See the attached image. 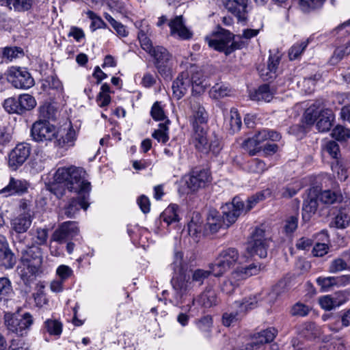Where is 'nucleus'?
Instances as JSON below:
<instances>
[{
  "instance_id": "obj_1",
  "label": "nucleus",
  "mask_w": 350,
  "mask_h": 350,
  "mask_svg": "<svg viewBox=\"0 0 350 350\" xmlns=\"http://www.w3.org/2000/svg\"><path fill=\"white\" fill-rule=\"evenodd\" d=\"M85 175L82 168L74 166L59 167L54 174L49 190L57 198H62L66 189L83 195L71 199L64 207V213L67 217H73L81 208L86 210L89 206L85 195L90 191V183L85 180Z\"/></svg>"
},
{
  "instance_id": "obj_2",
  "label": "nucleus",
  "mask_w": 350,
  "mask_h": 350,
  "mask_svg": "<svg viewBox=\"0 0 350 350\" xmlns=\"http://www.w3.org/2000/svg\"><path fill=\"white\" fill-rule=\"evenodd\" d=\"M243 208V202L234 198L232 203L222 207V215L216 210H211L207 215L205 230L214 234L220 228H228L237 221Z\"/></svg>"
},
{
  "instance_id": "obj_3",
  "label": "nucleus",
  "mask_w": 350,
  "mask_h": 350,
  "mask_svg": "<svg viewBox=\"0 0 350 350\" xmlns=\"http://www.w3.org/2000/svg\"><path fill=\"white\" fill-rule=\"evenodd\" d=\"M260 267L252 263L245 267L237 269L231 273L230 275L225 279L221 284V291L227 294L231 295L239 286L240 282L254 275L258 274Z\"/></svg>"
},
{
  "instance_id": "obj_4",
  "label": "nucleus",
  "mask_w": 350,
  "mask_h": 350,
  "mask_svg": "<svg viewBox=\"0 0 350 350\" xmlns=\"http://www.w3.org/2000/svg\"><path fill=\"white\" fill-rule=\"evenodd\" d=\"M5 325L10 332L23 336L27 334L33 324V319L29 312L6 313L4 315Z\"/></svg>"
},
{
  "instance_id": "obj_5",
  "label": "nucleus",
  "mask_w": 350,
  "mask_h": 350,
  "mask_svg": "<svg viewBox=\"0 0 350 350\" xmlns=\"http://www.w3.org/2000/svg\"><path fill=\"white\" fill-rule=\"evenodd\" d=\"M232 39L233 36L229 31L220 29L212 35L206 36L205 41L209 47L229 55L235 49V44Z\"/></svg>"
},
{
  "instance_id": "obj_6",
  "label": "nucleus",
  "mask_w": 350,
  "mask_h": 350,
  "mask_svg": "<svg viewBox=\"0 0 350 350\" xmlns=\"http://www.w3.org/2000/svg\"><path fill=\"white\" fill-rule=\"evenodd\" d=\"M239 259L238 251L233 247L222 250L214 263L209 265L213 275L220 277L231 267H234Z\"/></svg>"
},
{
  "instance_id": "obj_7",
  "label": "nucleus",
  "mask_w": 350,
  "mask_h": 350,
  "mask_svg": "<svg viewBox=\"0 0 350 350\" xmlns=\"http://www.w3.org/2000/svg\"><path fill=\"white\" fill-rule=\"evenodd\" d=\"M258 300L257 297L254 296L245 298L241 302L235 301L233 304V308L236 309V311L225 312L222 316L224 325L229 327L233 323L237 321L247 311L256 308Z\"/></svg>"
},
{
  "instance_id": "obj_8",
  "label": "nucleus",
  "mask_w": 350,
  "mask_h": 350,
  "mask_svg": "<svg viewBox=\"0 0 350 350\" xmlns=\"http://www.w3.org/2000/svg\"><path fill=\"white\" fill-rule=\"evenodd\" d=\"M31 136L37 142L55 141L58 137L57 128L47 121L38 120L31 129Z\"/></svg>"
},
{
  "instance_id": "obj_9",
  "label": "nucleus",
  "mask_w": 350,
  "mask_h": 350,
  "mask_svg": "<svg viewBox=\"0 0 350 350\" xmlns=\"http://www.w3.org/2000/svg\"><path fill=\"white\" fill-rule=\"evenodd\" d=\"M269 241V239L265 237L264 230L256 228L247 243V251L251 256L256 255L260 258H265L267 255Z\"/></svg>"
},
{
  "instance_id": "obj_10",
  "label": "nucleus",
  "mask_w": 350,
  "mask_h": 350,
  "mask_svg": "<svg viewBox=\"0 0 350 350\" xmlns=\"http://www.w3.org/2000/svg\"><path fill=\"white\" fill-rule=\"evenodd\" d=\"M150 55L154 59L155 66L159 74L165 79L172 77V55L161 46H157Z\"/></svg>"
},
{
  "instance_id": "obj_11",
  "label": "nucleus",
  "mask_w": 350,
  "mask_h": 350,
  "mask_svg": "<svg viewBox=\"0 0 350 350\" xmlns=\"http://www.w3.org/2000/svg\"><path fill=\"white\" fill-rule=\"evenodd\" d=\"M211 174L208 169L195 167L186 179L187 187L192 191L206 187L211 181Z\"/></svg>"
},
{
  "instance_id": "obj_12",
  "label": "nucleus",
  "mask_w": 350,
  "mask_h": 350,
  "mask_svg": "<svg viewBox=\"0 0 350 350\" xmlns=\"http://www.w3.org/2000/svg\"><path fill=\"white\" fill-rule=\"evenodd\" d=\"M31 147L29 144L18 143L8 154V166L12 170H16L29 157Z\"/></svg>"
},
{
  "instance_id": "obj_13",
  "label": "nucleus",
  "mask_w": 350,
  "mask_h": 350,
  "mask_svg": "<svg viewBox=\"0 0 350 350\" xmlns=\"http://www.w3.org/2000/svg\"><path fill=\"white\" fill-rule=\"evenodd\" d=\"M8 81L16 88L28 89L34 85L30 73L22 68L12 67L8 71Z\"/></svg>"
},
{
  "instance_id": "obj_14",
  "label": "nucleus",
  "mask_w": 350,
  "mask_h": 350,
  "mask_svg": "<svg viewBox=\"0 0 350 350\" xmlns=\"http://www.w3.org/2000/svg\"><path fill=\"white\" fill-rule=\"evenodd\" d=\"M189 105L191 113L190 122L193 128L202 127L208 121V113L198 98H190Z\"/></svg>"
},
{
  "instance_id": "obj_15",
  "label": "nucleus",
  "mask_w": 350,
  "mask_h": 350,
  "mask_svg": "<svg viewBox=\"0 0 350 350\" xmlns=\"http://www.w3.org/2000/svg\"><path fill=\"white\" fill-rule=\"evenodd\" d=\"M168 26L170 35L177 39L187 40L193 37V32L186 26L182 15L175 16L170 19Z\"/></svg>"
},
{
  "instance_id": "obj_16",
  "label": "nucleus",
  "mask_w": 350,
  "mask_h": 350,
  "mask_svg": "<svg viewBox=\"0 0 350 350\" xmlns=\"http://www.w3.org/2000/svg\"><path fill=\"white\" fill-rule=\"evenodd\" d=\"M29 187V183L26 180L10 177L8 184L0 190V196H21L27 193Z\"/></svg>"
},
{
  "instance_id": "obj_17",
  "label": "nucleus",
  "mask_w": 350,
  "mask_h": 350,
  "mask_svg": "<svg viewBox=\"0 0 350 350\" xmlns=\"http://www.w3.org/2000/svg\"><path fill=\"white\" fill-rule=\"evenodd\" d=\"M78 232L79 228L76 221H65L54 231L51 239L59 243H62L76 236Z\"/></svg>"
},
{
  "instance_id": "obj_18",
  "label": "nucleus",
  "mask_w": 350,
  "mask_h": 350,
  "mask_svg": "<svg viewBox=\"0 0 350 350\" xmlns=\"http://www.w3.org/2000/svg\"><path fill=\"white\" fill-rule=\"evenodd\" d=\"M277 333L273 327L262 330L258 333L254 340L247 343L240 350H263L264 344L272 342Z\"/></svg>"
},
{
  "instance_id": "obj_19",
  "label": "nucleus",
  "mask_w": 350,
  "mask_h": 350,
  "mask_svg": "<svg viewBox=\"0 0 350 350\" xmlns=\"http://www.w3.org/2000/svg\"><path fill=\"white\" fill-rule=\"evenodd\" d=\"M319 188L312 187L308 189L307 197L304 199L302 206V218L308 221L316 213L318 208Z\"/></svg>"
},
{
  "instance_id": "obj_20",
  "label": "nucleus",
  "mask_w": 350,
  "mask_h": 350,
  "mask_svg": "<svg viewBox=\"0 0 350 350\" xmlns=\"http://www.w3.org/2000/svg\"><path fill=\"white\" fill-rule=\"evenodd\" d=\"M16 262V256L10 249L6 237L0 234V269H12Z\"/></svg>"
},
{
  "instance_id": "obj_21",
  "label": "nucleus",
  "mask_w": 350,
  "mask_h": 350,
  "mask_svg": "<svg viewBox=\"0 0 350 350\" xmlns=\"http://www.w3.org/2000/svg\"><path fill=\"white\" fill-rule=\"evenodd\" d=\"M223 4L239 21L245 22L247 20L248 0H223Z\"/></svg>"
},
{
  "instance_id": "obj_22",
  "label": "nucleus",
  "mask_w": 350,
  "mask_h": 350,
  "mask_svg": "<svg viewBox=\"0 0 350 350\" xmlns=\"http://www.w3.org/2000/svg\"><path fill=\"white\" fill-rule=\"evenodd\" d=\"M20 262L29 265L33 268H41L42 264L41 249L38 246H32L23 250Z\"/></svg>"
},
{
  "instance_id": "obj_23",
  "label": "nucleus",
  "mask_w": 350,
  "mask_h": 350,
  "mask_svg": "<svg viewBox=\"0 0 350 350\" xmlns=\"http://www.w3.org/2000/svg\"><path fill=\"white\" fill-rule=\"evenodd\" d=\"M40 269V268H33L29 265L20 262L17 270L21 282L27 288L26 291H30L31 285L34 283Z\"/></svg>"
},
{
  "instance_id": "obj_24",
  "label": "nucleus",
  "mask_w": 350,
  "mask_h": 350,
  "mask_svg": "<svg viewBox=\"0 0 350 350\" xmlns=\"http://www.w3.org/2000/svg\"><path fill=\"white\" fill-rule=\"evenodd\" d=\"M191 87L189 72H182L172 83L173 94L178 100L180 99Z\"/></svg>"
},
{
  "instance_id": "obj_25",
  "label": "nucleus",
  "mask_w": 350,
  "mask_h": 350,
  "mask_svg": "<svg viewBox=\"0 0 350 350\" xmlns=\"http://www.w3.org/2000/svg\"><path fill=\"white\" fill-rule=\"evenodd\" d=\"M193 134L192 136V143L196 148L203 153H207L209 151V139L207 138L206 131L204 126L193 128Z\"/></svg>"
},
{
  "instance_id": "obj_26",
  "label": "nucleus",
  "mask_w": 350,
  "mask_h": 350,
  "mask_svg": "<svg viewBox=\"0 0 350 350\" xmlns=\"http://www.w3.org/2000/svg\"><path fill=\"white\" fill-rule=\"evenodd\" d=\"M335 119V116L332 109H321L316 124V127L319 132H327L332 126Z\"/></svg>"
},
{
  "instance_id": "obj_27",
  "label": "nucleus",
  "mask_w": 350,
  "mask_h": 350,
  "mask_svg": "<svg viewBox=\"0 0 350 350\" xmlns=\"http://www.w3.org/2000/svg\"><path fill=\"white\" fill-rule=\"evenodd\" d=\"M32 217L31 213H21L11 222L12 229L18 234L27 231L31 225Z\"/></svg>"
},
{
  "instance_id": "obj_28",
  "label": "nucleus",
  "mask_w": 350,
  "mask_h": 350,
  "mask_svg": "<svg viewBox=\"0 0 350 350\" xmlns=\"http://www.w3.org/2000/svg\"><path fill=\"white\" fill-rule=\"evenodd\" d=\"M198 304L204 308L215 306L219 303L217 294L212 288H206L196 299Z\"/></svg>"
},
{
  "instance_id": "obj_29",
  "label": "nucleus",
  "mask_w": 350,
  "mask_h": 350,
  "mask_svg": "<svg viewBox=\"0 0 350 350\" xmlns=\"http://www.w3.org/2000/svg\"><path fill=\"white\" fill-rule=\"evenodd\" d=\"M274 185H271L269 187L256 193V194L248 198L247 200V205L245 207V211H250L258 202L262 201L268 198L275 196V192L273 191Z\"/></svg>"
},
{
  "instance_id": "obj_30",
  "label": "nucleus",
  "mask_w": 350,
  "mask_h": 350,
  "mask_svg": "<svg viewBox=\"0 0 350 350\" xmlns=\"http://www.w3.org/2000/svg\"><path fill=\"white\" fill-rule=\"evenodd\" d=\"M189 72V79L191 86L192 87V94H200L204 91V85H203L204 78L201 70H191Z\"/></svg>"
},
{
  "instance_id": "obj_31",
  "label": "nucleus",
  "mask_w": 350,
  "mask_h": 350,
  "mask_svg": "<svg viewBox=\"0 0 350 350\" xmlns=\"http://www.w3.org/2000/svg\"><path fill=\"white\" fill-rule=\"evenodd\" d=\"M280 62V57L278 55H269L267 68L266 70H262L260 73L263 80L268 81L276 77Z\"/></svg>"
},
{
  "instance_id": "obj_32",
  "label": "nucleus",
  "mask_w": 350,
  "mask_h": 350,
  "mask_svg": "<svg viewBox=\"0 0 350 350\" xmlns=\"http://www.w3.org/2000/svg\"><path fill=\"white\" fill-rule=\"evenodd\" d=\"M342 280H345L347 283H349L350 275H343L341 278L319 277L317 279V283L321 287V291L325 292L328 291L332 286L338 285Z\"/></svg>"
},
{
  "instance_id": "obj_33",
  "label": "nucleus",
  "mask_w": 350,
  "mask_h": 350,
  "mask_svg": "<svg viewBox=\"0 0 350 350\" xmlns=\"http://www.w3.org/2000/svg\"><path fill=\"white\" fill-rule=\"evenodd\" d=\"M319 200L325 204H334L342 200V195L338 191L327 189L320 191L319 190Z\"/></svg>"
},
{
  "instance_id": "obj_34",
  "label": "nucleus",
  "mask_w": 350,
  "mask_h": 350,
  "mask_svg": "<svg viewBox=\"0 0 350 350\" xmlns=\"http://www.w3.org/2000/svg\"><path fill=\"white\" fill-rule=\"evenodd\" d=\"M149 35V26L148 25H145V26L142 25L139 29L137 38L142 48L150 54L154 50V47L152 46V42L148 37Z\"/></svg>"
},
{
  "instance_id": "obj_35",
  "label": "nucleus",
  "mask_w": 350,
  "mask_h": 350,
  "mask_svg": "<svg viewBox=\"0 0 350 350\" xmlns=\"http://www.w3.org/2000/svg\"><path fill=\"white\" fill-rule=\"evenodd\" d=\"M273 97V93L271 91L267 84L260 85L254 92L251 93L250 98L253 100L270 102Z\"/></svg>"
},
{
  "instance_id": "obj_36",
  "label": "nucleus",
  "mask_w": 350,
  "mask_h": 350,
  "mask_svg": "<svg viewBox=\"0 0 350 350\" xmlns=\"http://www.w3.org/2000/svg\"><path fill=\"white\" fill-rule=\"evenodd\" d=\"M77 139V132L72 126L69 127L64 136L58 137L54 141L55 146L64 148L72 146Z\"/></svg>"
},
{
  "instance_id": "obj_37",
  "label": "nucleus",
  "mask_w": 350,
  "mask_h": 350,
  "mask_svg": "<svg viewBox=\"0 0 350 350\" xmlns=\"http://www.w3.org/2000/svg\"><path fill=\"white\" fill-rule=\"evenodd\" d=\"M175 275L172 279V284L176 293L181 297L187 291L188 280L185 273Z\"/></svg>"
},
{
  "instance_id": "obj_38",
  "label": "nucleus",
  "mask_w": 350,
  "mask_h": 350,
  "mask_svg": "<svg viewBox=\"0 0 350 350\" xmlns=\"http://www.w3.org/2000/svg\"><path fill=\"white\" fill-rule=\"evenodd\" d=\"M41 88L43 91L51 94V90L57 92L61 91L62 89V85L57 77L51 75L46 77L42 80Z\"/></svg>"
},
{
  "instance_id": "obj_39",
  "label": "nucleus",
  "mask_w": 350,
  "mask_h": 350,
  "mask_svg": "<svg viewBox=\"0 0 350 350\" xmlns=\"http://www.w3.org/2000/svg\"><path fill=\"white\" fill-rule=\"evenodd\" d=\"M300 334L308 340H312L320 336L321 329L315 323L307 322L302 325Z\"/></svg>"
},
{
  "instance_id": "obj_40",
  "label": "nucleus",
  "mask_w": 350,
  "mask_h": 350,
  "mask_svg": "<svg viewBox=\"0 0 350 350\" xmlns=\"http://www.w3.org/2000/svg\"><path fill=\"white\" fill-rule=\"evenodd\" d=\"M178 206L174 204H170L165 208L160 216V219L166 223L167 226L177 222L179 220L177 213Z\"/></svg>"
},
{
  "instance_id": "obj_41",
  "label": "nucleus",
  "mask_w": 350,
  "mask_h": 350,
  "mask_svg": "<svg viewBox=\"0 0 350 350\" xmlns=\"http://www.w3.org/2000/svg\"><path fill=\"white\" fill-rule=\"evenodd\" d=\"M18 102L19 103L22 115L33 109L36 106V101L34 97L27 94H21L18 97Z\"/></svg>"
},
{
  "instance_id": "obj_42",
  "label": "nucleus",
  "mask_w": 350,
  "mask_h": 350,
  "mask_svg": "<svg viewBox=\"0 0 350 350\" xmlns=\"http://www.w3.org/2000/svg\"><path fill=\"white\" fill-rule=\"evenodd\" d=\"M170 122L169 120H166L164 123L159 124V128L152 133V137L157 139L158 142L165 144L169 140L168 124Z\"/></svg>"
},
{
  "instance_id": "obj_43",
  "label": "nucleus",
  "mask_w": 350,
  "mask_h": 350,
  "mask_svg": "<svg viewBox=\"0 0 350 350\" xmlns=\"http://www.w3.org/2000/svg\"><path fill=\"white\" fill-rule=\"evenodd\" d=\"M171 267L175 274L186 273L187 271V264L183 260V254L181 252H176L174 256V260L171 264Z\"/></svg>"
},
{
  "instance_id": "obj_44",
  "label": "nucleus",
  "mask_w": 350,
  "mask_h": 350,
  "mask_svg": "<svg viewBox=\"0 0 350 350\" xmlns=\"http://www.w3.org/2000/svg\"><path fill=\"white\" fill-rule=\"evenodd\" d=\"M13 293L10 280L5 277L0 278V303L7 301Z\"/></svg>"
},
{
  "instance_id": "obj_45",
  "label": "nucleus",
  "mask_w": 350,
  "mask_h": 350,
  "mask_svg": "<svg viewBox=\"0 0 350 350\" xmlns=\"http://www.w3.org/2000/svg\"><path fill=\"white\" fill-rule=\"evenodd\" d=\"M230 118L228 122V129L231 134H234L241 129L242 124L241 118L235 108L230 109Z\"/></svg>"
},
{
  "instance_id": "obj_46",
  "label": "nucleus",
  "mask_w": 350,
  "mask_h": 350,
  "mask_svg": "<svg viewBox=\"0 0 350 350\" xmlns=\"http://www.w3.org/2000/svg\"><path fill=\"white\" fill-rule=\"evenodd\" d=\"M33 0H5V5H12L14 9L18 12H24L30 10L33 5Z\"/></svg>"
},
{
  "instance_id": "obj_47",
  "label": "nucleus",
  "mask_w": 350,
  "mask_h": 350,
  "mask_svg": "<svg viewBox=\"0 0 350 350\" xmlns=\"http://www.w3.org/2000/svg\"><path fill=\"white\" fill-rule=\"evenodd\" d=\"M332 136L337 141L346 142L350 138V129L342 125H337L333 129Z\"/></svg>"
},
{
  "instance_id": "obj_48",
  "label": "nucleus",
  "mask_w": 350,
  "mask_h": 350,
  "mask_svg": "<svg viewBox=\"0 0 350 350\" xmlns=\"http://www.w3.org/2000/svg\"><path fill=\"white\" fill-rule=\"evenodd\" d=\"M13 129L8 124H0V145L6 146L12 140Z\"/></svg>"
},
{
  "instance_id": "obj_49",
  "label": "nucleus",
  "mask_w": 350,
  "mask_h": 350,
  "mask_svg": "<svg viewBox=\"0 0 350 350\" xmlns=\"http://www.w3.org/2000/svg\"><path fill=\"white\" fill-rule=\"evenodd\" d=\"M320 103H314L304 113V119L307 124H312L317 120L320 110Z\"/></svg>"
},
{
  "instance_id": "obj_50",
  "label": "nucleus",
  "mask_w": 350,
  "mask_h": 350,
  "mask_svg": "<svg viewBox=\"0 0 350 350\" xmlns=\"http://www.w3.org/2000/svg\"><path fill=\"white\" fill-rule=\"evenodd\" d=\"M350 266L347 265L341 256L334 259L329 264L328 271L336 273L345 270H349Z\"/></svg>"
},
{
  "instance_id": "obj_51",
  "label": "nucleus",
  "mask_w": 350,
  "mask_h": 350,
  "mask_svg": "<svg viewBox=\"0 0 350 350\" xmlns=\"http://www.w3.org/2000/svg\"><path fill=\"white\" fill-rule=\"evenodd\" d=\"M211 93L214 98L219 99L230 96L231 90L226 84L217 83L211 88Z\"/></svg>"
},
{
  "instance_id": "obj_52",
  "label": "nucleus",
  "mask_w": 350,
  "mask_h": 350,
  "mask_svg": "<svg viewBox=\"0 0 350 350\" xmlns=\"http://www.w3.org/2000/svg\"><path fill=\"white\" fill-rule=\"evenodd\" d=\"M44 329L50 335L59 336L62 332V325L57 320L47 319L44 322Z\"/></svg>"
},
{
  "instance_id": "obj_53",
  "label": "nucleus",
  "mask_w": 350,
  "mask_h": 350,
  "mask_svg": "<svg viewBox=\"0 0 350 350\" xmlns=\"http://www.w3.org/2000/svg\"><path fill=\"white\" fill-rule=\"evenodd\" d=\"M326 0H299V6L304 12L321 8Z\"/></svg>"
},
{
  "instance_id": "obj_54",
  "label": "nucleus",
  "mask_w": 350,
  "mask_h": 350,
  "mask_svg": "<svg viewBox=\"0 0 350 350\" xmlns=\"http://www.w3.org/2000/svg\"><path fill=\"white\" fill-rule=\"evenodd\" d=\"M18 103V98L10 97L4 100L3 108L9 113L22 115Z\"/></svg>"
},
{
  "instance_id": "obj_55",
  "label": "nucleus",
  "mask_w": 350,
  "mask_h": 350,
  "mask_svg": "<svg viewBox=\"0 0 350 350\" xmlns=\"http://www.w3.org/2000/svg\"><path fill=\"white\" fill-rule=\"evenodd\" d=\"M323 150L336 161L340 160V147L336 142L333 140L328 141L325 143Z\"/></svg>"
},
{
  "instance_id": "obj_56",
  "label": "nucleus",
  "mask_w": 350,
  "mask_h": 350,
  "mask_svg": "<svg viewBox=\"0 0 350 350\" xmlns=\"http://www.w3.org/2000/svg\"><path fill=\"white\" fill-rule=\"evenodd\" d=\"M56 110L51 105H44L40 108V118L42 121L55 120L56 119Z\"/></svg>"
},
{
  "instance_id": "obj_57",
  "label": "nucleus",
  "mask_w": 350,
  "mask_h": 350,
  "mask_svg": "<svg viewBox=\"0 0 350 350\" xmlns=\"http://www.w3.org/2000/svg\"><path fill=\"white\" fill-rule=\"evenodd\" d=\"M308 44V40L302 41L301 43H296L289 49L288 56L291 60L299 57L304 51Z\"/></svg>"
},
{
  "instance_id": "obj_58",
  "label": "nucleus",
  "mask_w": 350,
  "mask_h": 350,
  "mask_svg": "<svg viewBox=\"0 0 350 350\" xmlns=\"http://www.w3.org/2000/svg\"><path fill=\"white\" fill-rule=\"evenodd\" d=\"M150 115L152 118L156 120V121H162V120H166L167 116L165 114L163 108L161 105V102L156 101L150 111Z\"/></svg>"
},
{
  "instance_id": "obj_59",
  "label": "nucleus",
  "mask_w": 350,
  "mask_h": 350,
  "mask_svg": "<svg viewBox=\"0 0 350 350\" xmlns=\"http://www.w3.org/2000/svg\"><path fill=\"white\" fill-rule=\"evenodd\" d=\"M331 167L333 172L337 174V178L339 180L344 181L347 178V171L341 160L335 161Z\"/></svg>"
},
{
  "instance_id": "obj_60",
  "label": "nucleus",
  "mask_w": 350,
  "mask_h": 350,
  "mask_svg": "<svg viewBox=\"0 0 350 350\" xmlns=\"http://www.w3.org/2000/svg\"><path fill=\"white\" fill-rule=\"evenodd\" d=\"M211 275H213L212 269L211 268L208 270L197 269L193 271L192 280L198 282L201 285L204 280L207 279Z\"/></svg>"
},
{
  "instance_id": "obj_61",
  "label": "nucleus",
  "mask_w": 350,
  "mask_h": 350,
  "mask_svg": "<svg viewBox=\"0 0 350 350\" xmlns=\"http://www.w3.org/2000/svg\"><path fill=\"white\" fill-rule=\"evenodd\" d=\"M349 53L350 45L347 43L345 45L340 46L335 49L334 55L331 58V62L332 64H336Z\"/></svg>"
},
{
  "instance_id": "obj_62",
  "label": "nucleus",
  "mask_w": 350,
  "mask_h": 350,
  "mask_svg": "<svg viewBox=\"0 0 350 350\" xmlns=\"http://www.w3.org/2000/svg\"><path fill=\"white\" fill-rule=\"evenodd\" d=\"M87 16L92 21L90 27L92 28V31H95L96 29L107 27V24L104 22V21L94 12L89 10L87 12Z\"/></svg>"
},
{
  "instance_id": "obj_63",
  "label": "nucleus",
  "mask_w": 350,
  "mask_h": 350,
  "mask_svg": "<svg viewBox=\"0 0 350 350\" xmlns=\"http://www.w3.org/2000/svg\"><path fill=\"white\" fill-rule=\"evenodd\" d=\"M268 130L263 129L256 134L254 137L248 139L247 141H245V144L247 146L258 145L264 141L268 139Z\"/></svg>"
},
{
  "instance_id": "obj_64",
  "label": "nucleus",
  "mask_w": 350,
  "mask_h": 350,
  "mask_svg": "<svg viewBox=\"0 0 350 350\" xmlns=\"http://www.w3.org/2000/svg\"><path fill=\"white\" fill-rule=\"evenodd\" d=\"M22 49L18 47H5L2 53V58L8 61L18 57L19 55H23Z\"/></svg>"
}]
</instances>
